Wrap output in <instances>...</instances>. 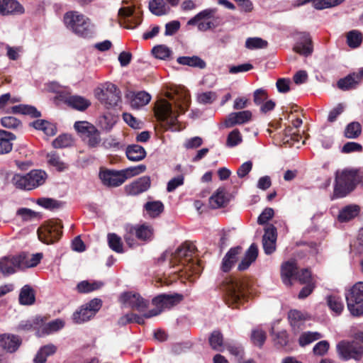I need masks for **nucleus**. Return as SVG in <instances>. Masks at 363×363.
<instances>
[{
  "instance_id": "obj_4",
  "label": "nucleus",
  "mask_w": 363,
  "mask_h": 363,
  "mask_svg": "<svg viewBox=\"0 0 363 363\" xmlns=\"http://www.w3.org/2000/svg\"><path fill=\"white\" fill-rule=\"evenodd\" d=\"M194 253V246L192 244L184 243L179 246L174 254H171L170 262L175 264L178 260L186 272H191L193 274H199L201 272V267L197 259L192 258Z\"/></svg>"
},
{
  "instance_id": "obj_41",
  "label": "nucleus",
  "mask_w": 363,
  "mask_h": 363,
  "mask_svg": "<svg viewBox=\"0 0 363 363\" xmlns=\"http://www.w3.org/2000/svg\"><path fill=\"white\" fill-rule=\"evenodd\" d=\"M32 125L37 130H43L47 135L56 134L55 126L48 121L37 120L32 123Z\"/></svg>"
},
{
  "instance_id": "obj_35",
  "label": "nucleus",
  "mask_w": 363,
  "mask_h": 363,
  "mask_svg": "<svg viewBox=\"0 0 363 363\" xmlns=\"http://www.w3.org/2000/svg\"><path fill=\"white\" fill-rule=\"evenodd\" d=\"M346 38L347 45L352 49H355L361 45L363 34L357 30H352L347 33Z\"/></svg>"
},
{
  "instance_id": "obj_11",
  "label": "nucleus",
  "mask_w": 363,
  "mask_h": 363,
  "mask_svg": "<svg viewBox=\"0 0 363 363\" xmlns=\"http://www.w3.org/2000/svg\"><path fill=\"white\" fill-rule=\"evenodd\" d=\"M347 308L353 316L363 314V282L355 284L346 296Z\"/></svg>"
},
{
  "instance_id": "obj_45",
  "label": "nucleus",
  "mask_w": 363,
  "mask_h": 363,
  "mask_svg": "<svg viewBox=\"0 0 363 363\" xmlns=\"http://www.w3.org/2000/svg\"><path fill=\"white\" fill-rule=\"evenodd\" d=\"M48 163L55 167L58 171H63L67 168L66 164L62 161L60 155L55 152H51L47 155Z\"/></svg>"
},
{
  "instance_id": "obj_18",
  "label": "nucleus",
  "mask_w": 363,
  "mask_h": 363,
  "mask_svg": "<svg viewBox=\"0 0 363 363\" xmlns=\"http://www.w3.org/2000/svg\"><path fill=\"white\" fill-rule=\"evenodd\" d=\"M252 112L248 110L230 113L225 118V125L227 128H231L236 125L246 123L252 119Z\"/></svg>"
},
{
  "instance_id": "obj_37",
  "label": "nucleus",
  "mask_w": 363,
  "mask_h": 363,
  "mask_svg": "<svg viewBox=\"0 0 363 363\" xmlns=\"http://www.w3.org/2000/svg\"><path fill=\"white\" fill-rule=\"evenodd\" d=\"M67 104L79 111H84L90 106V102L84 98L79 96H72L66 99Z\"/></svg>"
},
{
  "instance_id": "obj_14",
  "label": "nucleus",
  "mask_w": 363,
  "mask_h": 363,
  "mask_svg": "<svg viewBox=\"0 0 363 363\" xmlns=\"http://www.w3.org/2000/svg\"><path fill=\"white\" fill-rule=\"evenodd\" d=\"M127 233L129 234L125 235L124 238L128 245H130L129 242L130 235H135L136 238L141 240H147L150 239L152 235V229L150 226L147 225H141L137 226H133L128 225L125 227Z\"/></svg>"
},
{
  "instance_id": "obj_3",
  "label": "nucleus",
  "mask_w": 363,
  "mask_h": 363,
  "mask_svg": "<svg viewBox=\"0 0 363 363\" xmlns=\"http://www.w3.org/2000/svg\"><path fill=\"white\" fill-rule=\"evenodd\" d=\"M47 179L48 174L45 171L33 169L26 174H12L11 182L18 189L30 191L44 184Z\"/></svg>"
},
{
  "instance_id": "obj_63",
  "label": "nucleus",
  "mask_w": 363,
  "mask_h": 363,
  "mask_svg": "<svg viewBox=\"0 0 363 363\" xmlns=\"http://www.w3.org/2000/svg\"><path fill=\"white\" fill-rule=\"evenodd\" d=\"M217 98V94L213 91L203 92L198 95L197 100L200 104H206L213 103Z\"/></svg>"
},
{
  "instance_id": "obj_47",
  "label": "nucleus",
  "mask_w": 363,
  "mask_h": 363,
  "mask_svg": "<svg viewBox=\"0 0 363 363\" xmlns=\"http://www.w3.org/2000/svg\"><path fill=\"white\" fill-rule=\"evenodd\" d=\"M327 303L330 310L337 315L340 314L344 308L341 298L336 296H328Z\"/></svg>"
},
{
  "instance_id": "obj_50",
  "label": "nucleus",
  "mask_w": 363,
  "mask_h": 363,
  "mask_svg": "<svg viewBox=\"0 0 363 363\" xmlns=\"http://www.w3.org/2000/svg\"><path fill=\"white\" fill-rule=\"evenodd\" d=\"M267 45V41L258 37L248 38L245 41V47L250 50L265 48Z\"/></svg>"
},
{
  "instance_id": "obj_16",
  "label": "nucleus",
  "mask_w": 363,
  "mask_h": 363,
  "mask_svg": "<svg viewBox=\"0 0 363 363\" xmlns=\"http://www.w3.org/2000/svg\"><path fill=\"white\" fill-rule=\"evenodd\" d=\"M150 178L147 176L141 177L125 186L127 194L136 196L146 191L150 187Z\"/></svg>"
},
{
  "instance_id": "obj_48",
  "label": "nucleus",
  "mask_w": 363,
  "mask_h": 363,
  "mask_svg": "<svg viewBox=\"0 0 363 363\" xmlns=\"http://www.w3.org/2000/svg\"><path fill=\"white\" fill-rule=\"evenodd\" d=\"M322 337V335L318 332H306L301 335L298 342L301 346L304 347Z\"/></svg>"
},
{
  "instance_id": "obj_58",
  "label": "nucleus",
  "mask_w": 363,
  "mask_h": 363,
  "mask_svg": "<svg viewBox=\"0 0 363 363\" xmlns=\"http://www.w3.org/2000/svg\"><path fill=\"white\" fill-rule=\"evenodd\" d=\"M302 138L301 135L296 133L293 127H288L284 130V143H291L292 141L299 142Z\"/></svg>"
},
{
  "instance_id": "obj_33",
  "label": "nucleus",
  "mask_w": 363,
  "mask_h": 363,
  "mask_svg": "<svg viewBox=\"0 0 363 363\" xmlns=\"http://www.w3.org/2000/svg\"><path fill=\"white\" fill-rule=\"evenodd\" d=\"M43 253L38 252L33 254L30 257H27L26 255H19L21 257V269L30 268L37 266L43 258Z\"/></svg>"
},
{
  "instance_id": "obj_40",
  "label": "nucleus",
  "mask_w": 363,
  "mask_h": 363,
  "mask_svg": "<svg viewBox=\"0 0 363 363\" xmlns=\"http://www.w3.org/2000/svg\"><path fill=\"white\" fill-rule=\"evenodd\" d=\"M151 99V96L145 91H139L131 99L130 104L134 108H139L147 104Z\"/></svg>"
},
{
  "instance_id": "obj_64",
  "label": "nucleus",
  "mask_w": 363,
  "mask_h": 363,
  "mask_svg": "<svg viewBox=\"0 0 363 363\" xmlns=\"http://www.w3.org/2000/svg\"><path fill=\"white\" fill-rule=\"evenodd\" d=\"M184 177L183 174L172 178L167 183V191L168 192L174 191L178 186H180L184 184Z\"/></svg>"
},
{
  "instance_id": "obj_24",
  "label": "nucleus",
  "mask_w": 363,
  "mask_h": 363,
  "mask_svg": "<svg viewBox=\"0 0 363 363\" xmlns=\"http://www.w3.org/2000/svg\"><path fill=\"white\" fill-rule=\"evenodd\" d=\"M16 135L11 132L0 130V154H7L12 150V142L16 140Z\"/></svg>"
},
{
  "instance_id": "obj_46",
  "label": "nucleus",
  "mask_w": 363,
  "mask_h": 363,
  "mask_svg": "<svg viewBox=\"0 0 363 363\" xmlns=\"http://www.w3.org/2000/svg\"><path fill=\"white\" fill-rule=\"evenodd\" d=\"M362 133V126L358 122L349 123L345 130V136L347 138H357Z\"/></svg>"
},
{
  "instance_id": "obj_5",
  "label": "nucleus",
  "mask_w": 363,
  "mask_h": 363,
  "mask_svg": "<svg viewBox=\"0 0 363 363\" xmlns=\"http://www.w3.org/2000/svg\"><path fill=\"white\" fill-rule=\"evenodd\" d=\"M66 27L76 35L87 38L92 35V26L89 20L77 11H69L64 16Z\"/></svg>"
},
{
  "instance_id": "obj_57",
  "label": "nucleus",
  "mask_w": 363,
  "mask_h": 363,
  "mask_svg": "<svg viewBox=\"0 0 363 363\" xmlns=\"http://www.w3.org/2000/svg\"><path fill=\"white\" fill-rule=\"evenodd\" d=\"M344 1L345 0H314L313 6L316 9L320 10L335 6Z\"/></svg>"
},
{
  "instance_id": "obj_7",
  "label": "nucleus",
  "mask_w": 363,
  "mask_h": 363,
  "mask_svg": "<svg viewBox=\"0 0 363 363\" xmlns=\"http://www.w3.org/2000/svg\"><path fill=\"white\" fill-rule=\"evenodd\" d=\"M216 9H207L198 13L187 22L189 26L197 25L200 31L211 30L219 26L220 19L216 16Z\"/></svg>"
},
{
  "instance_id": "obj_61",
  "label": "nucleus",
  "mask_w": 363,
  "mask_h": 363,
  "mask_svg": "<svg viewBox=\"0 0 363 363\" xmlns=\"http://www.w3.org/2000/svg\"><path fill=\"white\" fill-rule=\"evenodd\" d=\"M209 343L213 349L220 350L223 346V335L218 331H214L212 333L210 338Z\"/></svg>"
},
{
  "instance_id": "obj_26",
  "label": "nucleus",
  "mask_w": 363,
  "mask_h": 363,
  "mask_svg": "<svg viewBox=\"0 0 363 363\" xmlns=\"http://www.w3.org/2000/svg\"><path fill=\"white\" fill-rule=\"evenodd\" d=\"M241 252L242 247L238 246L231 248L227 252L222 261L221 269L223 272H228L231 269L233 265L236 262L238 256Z\"/></svg>"
},
{
  "instance_id": "obj_20",
  "label": "nucleus",
  "mask_w": 363,
  "mask_h": 363,
  "mask_svg": "<svg viewBox=\"0 0 363 363\" xmlns=\"http://www.w3.org/2000/svg\"><path fill=\"white\" fill-rule=\"evenodd\" d=\"M21 257L18 256L4 257L0 259V272L9 275L16 272V268L21 269Z\"/></svg>"
},
{
  "instance_id": "obj_42",
  "label": "nucleus",
  "mask_w": 363,
  "mask_h": 363,
  "mask_svg": "<svg viewBox=\"0 0 363 363\" xmlns=\"http://www.w3.org/2000/svg\"><path fill=\"white\" fill-rule=\"evenodd\" d=\"M35 301L33 290L28 285L24 286L19 294V302L22 305H31Z\"/></svg>"
},
{
  "instance_id": "obj_9",
  "label": "nucleus",
  "mask_w": 363,
  "mask_h": 363,
  "mask_svg": "<svg viewBox=\"0 0 363 363\" xmlns=\"http://www.w3.org/2000/svg\"><path fill=\"white\" fill-rule=\"evenodd\" d=\"M62 228L60 221L49 220L38 228V238L47 245L52 244L60 240L62 234Z\"/></svg>"
},
{
  "instance_id": "obj_10",
  "label": "nucleus",
  "mask_w": 363,
  "mask_h": 363,
  "mask_svg": "<svg viewBox=\"0 0 363 363\" xmlns=\"http://www.w3.org/2000/svg\"><path fill=\"white\" fill-rule=\"evenodd\" d=\"M337 352L340 359L359 361L363 357V345L357 341H340L336 345Z\"/></svg>"
},
{
  "instance_id": "obj_21",
  "label": "nucleus",
  "mask_w": 363,
  "mask_h": 363,
  "mask_svg": "<svg viewBox=\"0 0 363 363\" xmlns=\"http://www.w3.org/2000/svg\"><path fill=\"white\" fill-rule=\"evenodd\" d=\"M23 7L16 0H0V13L2 15L21 14Z\"/></svg>"
},
{
  "instance_id": "obj_39",
  "label": "nucleus",
  "mask_w": 363,
  "mask_h": 363,
  "mask_svg": "<svg viewBox=\"0 0 363 363\" xmlns=\"http://www.w3.org/2000/svg\"><path fill=\"white\" fill-rule=\"evenodd\" d=\"M359 208L357 206H347L339 213L338 220L340 222H347L357 216Z\"/></svg>"
},
{
  "instance_id": "obj_25",
  "label": "nucleus",
  "mask_w": 363,
  "mask_h": 363,
  "mask_svg": "<svg viewBox=\"0 0 363 363\" xmlns=\"http://www.w3.org/2000/svg\"><path fill=\"white\" fill-rule=\"evenodd\" d=\"M258 255V248L255 244H252L246 251L243 259L238 264V269L240 271L247 269L250 264L255 262Z\"/></svg>"
},
{
  "instance_id": "obj_19",
  "label": "nucleus",
  "mask_w": 363,
  "mask_h": 363,
  "mask_svg": "<svg viewBox=\"0 0 363 363\" xmlns=\"http://www.w3.org/2000/svg\"><path fill=\"white\" fill-rule=\"evenodd\" d=\"M21 344V340L18 336L10 334L0 335V351L13 353L18 349Z\"/></svg>"
},
{
  "instance_id": "obj_55",
  "label": "nucleus",
  "mask_w": 363,
  "mask_h": 363,
  "mask_svg": "<svg viewBox=\"0 0 363 363\" xmlns=\"http://www.w3.org/2000/svg\"><path fill=\"white\" fill-rule=\"evenodd\" d=\"M74 127L75 130L84 137L85 135L94 131L95 128L92 124L87 121H77Z\"/></svg>"
},
{
  "instance_id": "obj_62",
  "label": "nucleus",
  "mask_w": 363,
  "mask_h": 363,
  "mask_svg": "<svg viewBox=\"0 0 363 363\" xmlns=\"http://www.w3.org/2000/svg\"><path fill=\"white\" fill-rule=\"evenodd\" d=\"M1 124L6 128H16L21 125V123L15 117L5 116L1 119Z\"/></svg>"
},
{
  "instance_id": "obj_60",
  "label": "nucleus",
  "mask_w": 363,
  "mask_h": 363,
  "mask_svg": "<svg viewBox=\"0 0 363 363\" xmlns=\"http://www.w3.org/2000/svg\"><path fill=\"white\" fill-rule=\"evenodd\" d=\"M251 340L254 345L261 347L265 342L266 333L262 330L255 329L252 332Z\"/></svg>"
},
{
  "instance_id": "obj_43",
  "label": "nucleus",
  "mask_w": 363,
  "mask_h": 363,
  "mask_svg": "<svg viewBox=\"0 0 363 363\" xmlns=\"http://www.w3.org/2000/svg\"><path fill=\"white\" fill-rule=\"evenodd\" d=\"M359 82L354 73L350 74L337 82V86L342 90H349L355 88Z\"/></svg>"
},
{
  "instance_id": "obj_30",
  "label": "nucleus",
  "mask_w": 363,
  "mask_h": 363,
  "mask_svg": "<svg viewBox=\"0 0 363 363\" xmlns=\"http://www.w3.org/2000/svg\"><path fill=\"white\" fill-rule=\"evenodd\" d=\"M225 193L224 188L218 189L217 191L209 198L210 206L212 208L223 207L228 203Z\"/></svg>"
},
{
  "instance_id": "obj_1",
  "label": "nucleus",
  "mask_w": 363,
  "mask_h": 363,
  "mask_svg": "<svg viewBox=\"0 0 363 363\" xmlns=\"http://www.w3.org/2000/svg\"><path fill=\"white\" fill-rule=\"evenodd\" d=\"M165 96L174 102L177 111H174L172 104L166 99H160L155 104V114L159 121L173 129L177 123L178 111L184 113L189 106L190 96L189 91L182 86L167 92Z\"/></svg>"
},
{
  "instance_id": "obj_29",
  "label": "nucleus",
  "mask_w": 363,
  "mask_h": 363,
  "mask_svg": "<svg viewBox=\"0 0 363 363\" xmlns=\"http://www.w3.org/2000/svg\"><path fill=\"white\" fill-rule=\"evenodd\" d=\"M57 352V347L53 344H48L41 347L38 351L33 362L34 363H45L47 358Z\"/></svg>"
},
{
  "instance_id": "obj_36",
  "label": "nucleus",
  "mask_w": 363,
  "mask_h": 363,
  "mask_svg": "<svg viewBox=\"0 0 363 363\" xmlns=\"http://www.w3.org/2000/svg\"><path fill=\"white\" fill-rule=\"evenodd\" d=\"M144 208L150 217L156 218L163 211L164 205L160 201H149L145 204Z\"/></svg>"
},
{
  "instance_id": "obj_59",
  "label": "nucleus",
  "mask_w": 363,
  "mask_h": 363,
  "mask_svg": "<svg viewBox=\"0 0 363 363\" xmlns=\"http://www.w3.org/2000/svg\"><path fill=\"white\" fill-rule=\"evenodd\" d=\"M72 138L68 135H62L55 138L52 142L55 148H63L72 144Z\"/></svg>"
},
{
  "instance_id": "obj_23",
  "label": "nucleus",
  "mask_w": 363,
  "mask_h": 363,
  "mask_svg": "<svg viewBox=\"0 0 363 363\" xmlns=\"http://www.w3.org/2000/svg\"><path fill=\"white\" fill-rule=\"evenodd\" d=\"M294 50L299 55L305 57L311 55L313 49L309 35L303 33L300 41L297 42L294 45Z\"/></svg>"
},
{
  "instance_id": "obj_52",
  "label": "nucleus",
  "mask_w": 363,
  "mask_h": 363,
  "mask_svg": "<svg viewBox=\"0 0 363 363\" xmlns=\"http://www.w3.org/2000/svg\"><path fill=\"white\" fill-rule=\"evenodd\" d=\"M42 320L40 318H35L32 320L22 321L18 325V329L22 330H36L40 329V323Z\"/></svg>"
},
{
  "instance_id": "obj_8",
  "label": "nucleus",
  "mask_w": 363,
  "mask_h": 363,
  "mask_svg": "<svg viewBox=\"0 0 363 363\" xmlns=\"http://www.w3.org/2000/svg\"><path fill=\"white\" fill-rule=\"evenodd\" d=\"M96 97L106 107H115L121 101V93L118 87L110 82L105 83L95 90Z\"/></svg>"
},
{
  "instance_id": "obj_56",
  "label": "nucleus",
  "mask_w": 363,
  "mask_h": 363,
  "mask_svg": "<svg viewBox=\"0 0 363 363\" xmlns=\"http://www.w3.org/2000/svg\"><path fill=\"white\" fill-rule=\"evenodd\" d=\"M242 141V135L238 129L231 131L227 138L226 145L228 147H235Z\"/></svg>"
},
{
  "instance_id": "obj_31",
  "label": "nucleus",
  "mask_w": 363,
  "mask_h": 363,
  "mask_svg": "<svg viewBox=\"0 0 363 363\" xmlns=\"http://www.w3.org/2000/svg\"><path fill=\"white\" fill-rule=\"evenodd\" d=\"M7 113H12L14 114L21 113L23 115H29L33 118H38L40 116V112L38 111L35 107L29 105L20 104L14 106L7 111Z\"/></svg>"
},
{
  "instance_id": "obj_49",
  "label": "nucleus",
  "mask_w": 363,
  "mask_h": 363,
  "mask_svg": "<svg viewBox=\"0 0 363 363\" xmlns=\"http://www.w3.org/2000/svg\"><path fill=\"white\" fill-rule=\"evenodd\" d=\"M107 238L108 246L111 249L118 253H122L123 252V243L119 236L115 233H109L108 234Z\"/></svg>"
},
{
  "instance_id": "obj_54",
  "label": "nucleus",
  "mask_w": 363,
  "mask_h": 363,
  "mask_svg": "<svg viewBox=\"0 0 363 363\" xmlns=\"http://www.w3.org/2000/svg\"><path fill=\"white\" fill-rule=\"evenodd\" d=\"M152 52L155 57L160 60H166L172 53L171 50L164 45H160L154 47Z\"/></svg>"
},
{
  "instance_id": "obj_32",
  "label": "nucleus",
  "mask_w": 363,
  "mask_h": 363,
  "mask_svg": "<svg viewBox=\"0 0 363 363\" xmlns=\"http://www.w3.org/2000/svg\"><path fill=\"white\" fill-rule=\"evenodd\" d=\"M177 62L183 65H188L193 67L204 69L206 66V62L198 56L187 57L183 56L177 58Z\"/></svg>"
},
{
  "instance_id": "obj_38",
  "label": "nucleus",
  "mask_w": 363,
  "mask_h": 363,
  "mask_svg": "<svg viewBox=\"0 0 363 363\" xmlns=\"http://www.w3.org/2000/svg\"><path fill=\"white\" fill-rule=\"evenodd\" d=\"M288 317L290 324L294 330H298L306 320L304 314L297 310L290 311Z\"/></svg>"
},
{
  "instance_id": "obj_6",
  "label": "nucleus",
  "mask_w": 363,
  "mask_h": 363,
  "mask_svg": "<svg viewBox=\"0 0 363 363\" xmlns=\"http://www.w3.org/2000/svg\"><path fill=\"white\" fill-rule=\"evenodd\" d=\"M358 170L350 169L337 172L335 177L334 193L337 197H343L352 191L359 183Z\"/></svg>"
},
{
  "instance_id": "obj_27",
  "label": "nucleus",
  "mask_w": 363,
  "mask_h": 363,
  "mask_svg": "<svg viewBox=\"0 0 363 363\" xmlns=\"http://www.w3.org/2000/svg\"><path fill=\"white\" fill-rule=\"evenodd\" d=\"M64 325V322L60 319H56L48 323H43L42 321L40 326V329L36 331V335L39 337L49 335L62 328Z\"/></svg>"
},
{
  "instance_id": "obj_44",
  "label": "nucleus",
  "mask_w": 363,
  "mask_h": 363,
  "mask_svg": "<svg viewBox=\"0 0 363 363\" xmlns=\"http://www.w3.org/2000/svg\"><path fill=\"white\" fill-rule=\"evenodd\" d=\"M95 315L89 309H87L85 306H82L81 308L73 314V320L77 323H82L89 320Z\"/></svg>"
},
{
  "instance_id": "obj_28",
  "label": "nucleus",
  "mask_w": 363,
  "mask_h": 363,
  "mask_svg": "<svg viewBox=\"0 0 363 363\" xmlns=\"http://www.w3.org/2000/svg\"><path fill=\"white\" fill-rule=\"evenodd\" d=\"M128 159L133 162H138L143 160L146 156L145 150L140 145H128L125 151Z\"/></svg>"
},
{
  "instance_id": "obj_15",
  "label": "nucleus",
  "mask_w": 363,
  "mask_h": 363,
  "mask_svg": "<svg viewBox=\"0 0 363 363\" xmlns=\"http://www.w3.org/2000/svg\"><path fill=\"white\" fill-rule=\"evenodd\" d=\"M99 178L102 183L107 186L116 187L125 182L121 171L101 170Z\"/></svg>"
},
{
  "instance_id": "obj_34",
  "label": "nucleus",
  "mask_w": 363,
  "mask_h": 363,
  "mask_svg": "<svg viewBox=\"0 0 363 363\" xmlns=\"http://www.w3.org/2000/svg\"><path fill=\"white\" fill-rule=\"evenodd\" d=\"M150 11L156 16H162L169 13L170 9L164 0H151L149 3Z\"/></svg>"
},
{
  "instance_id": "obj_22",
  "label": "nucleus",
  "mask_w": 363,
  "mask_h": 363,
  "mask_svg": "<svg viewBox=\"0 0 363 363\" xmlns=\"http://www.w3.org/2000/svg\"><path fill=\"white\" fill-rule=\"evenodd\" d=\"M296 272L297 266L294 260L287 261L281 265V278L285 285H291V279H295Z\"/></svg>"
},
{
  "instance_id": "obj_12",
  "label": "nucleus",
  "mask_w": 363,
  "mask_h": 363,
  "mask_svg": "<svg viewBox=\"0 0 363 363\" xmlns=\"http://www.w3.org/2000/svg\"><path fill=\"white\" fill-rule=\"evenodd\" d=\"M121 299L125 305L140 312L144 311L148 306V301L137 293H124L122 294Z\"/></svg>"
},
{
  "instance_id": "obj_53",
  "label": "nucleus",
  "mask_w": 363,
  "mask_h": 363,
  "mask_svg": "<svg viewBox=\"0 0 363 363\" xmlns=\"http://www.w3.org/2000/svg\"><path fill=\"white\" fill-rule=\"evenodd\" d=\"M94 131L85 135L83 138L86 140L88 145L91 147H95L101 143V137L99 131L94 128Z\"/></svg>"
},
{
  "instance_id": "obj_51",
  "label": "nucleus",
  "mask_w": 363,
  "mask_h": 363,
  "mask_svg": "<svg viewBox=\"0 0 363 363\" xmlns=\"http://www.w3.org/2000/svg\"><path fill=\"white\" fill-rule=\"evenodd\" d=\"M146 169V167L144 164H139L135 167H131L126 168L125 169L121 170L123 177H124V181L126 179L140 174L144 172Z\"/></svg>"
},
{
  "instance_id": "obj_2",
  "label": "nucleus",
  "mask_w": 363,
  "mask_h": 363,
  "mask_svg": "<svg viewBox=\"0 0 363 363\" xmlns=\"http://www.w3.org/2000/svg\"><path fill=\"white\" fill-rule=\"evenodd\" d=\"M249 284L245 278H229L223 283L226 303L237 308L246 296Z\"/></svg>"
},
{
  "instance_id": "obj_17",
  "label": "nucleus",
  "mask_w": 363,
  "mask_h": 363,
  "mask_svg": "<svg viewBox=\"0 0 363 363\" xmlns=\"http://www.w3.org/2000/svg\"><path fill=\"white\" fill-rule=\"evenodd\" d=\"M182 300V296L178 294H161L154 298L152 303L162 310L170 308L177 305Z\"/></svg>"
},
{
  "instance_id": "obj_13",
  "label": "nucleus",
  "mask_w": 363,
  "mask_h": 363,
  "mask_svg": "<svg viewBox=\"0 0 363 363\" xmlns=\"http://www.w3.org/2000/svg\"><path fill=\"white\" fill-rule=\"evenodd\" d=\"M277 238V228L272 224H268L264 228V234L262 237V245L264 252L271 255L276 250Z\"/></svg>"
}]
</instances>
